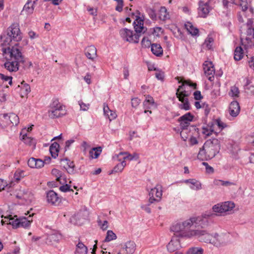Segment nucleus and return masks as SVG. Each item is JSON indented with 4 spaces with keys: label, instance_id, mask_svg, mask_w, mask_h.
<instances>
[{
    "label": "nucleus",
    "instance_id": "nucleus-45",
    "mask_svg": "<svg viewBox=\"0 0 254 254\" xmlns=\"http://www.w3.org/2000/svg\"><path fill=\"white\" fill-rule=\"evenodd\" d=\"M244 89L248 94L254 95V86L250 85V81L248 79H247L246 83L244 85Z\"/></svg>",
    "mask_w": 254,
    "mask_h": 254
},
{
    "label": "nucleus",
    "instance_id": "nucleus-2",
    "mask_svg": "<svg viewBox=\"0 0 254 254\" xmlns=\"http://www.w3.org/2000/svg\"><path fill=\"white\" fill-rule=\"evenodd\" d=\"M192 236H195L200 242L210 244L217 248H220L226 245L223 239V235H219L217 233L210 234L206 230H193Z\"/></svg>",
    "mask_w": 254,
    "mask_h": 254
},
{
    "label": "nucleus",
    "instance_id": "nucleus-46",
    "mask_svg": "<svg viewBox=\"0 0 254 254\" xmlns=\"http://www.w3.org/2000/svg\"><path fill=\"white\" fill-rule=\"evenodd\" d=\"M197 158L202 161L210 159V158H207V153L206 152L205 148L204 147V145L200 149L197 154Z\"/></svg>",
    "mask_w": 254,
    "mask_h": 254
},
{
    "label": "nucleus",
    "instance_id": "nucleus-51",
    "mask_svg": "<svg viewBox=\"0 0 254 254\" xmlns=\"http://www.w3.org/2000/svg\"><path fill=\"white\" fill-rule=\"evenodd\" d=\"M176 95L180 100V98L186 99V98H188L190 96V93L185 89L181 90L180 92L176 93Z\"/></svg>",
    "mask_w": 254,
    "mask_h": 254
},
{
    "label": "nucleus",
    "instance_id": "nucleus-11",
    "mask_svg": "<svg viewBox=\"0 0 254 254\" xmlns=\"http://www.w3.org/2000/svg\"><path fill=\"white\" fill-rule=\"evenodd\" d=\"M198 5V12L199 16L202 18H206L211 10V7L210 6L208 2H204L202 0L199 1Z\"/></svg>",
    "mask_w": 254,
    "mask_h": 254
},
{
    "label": "nucleus",
    "instance_id": "nucleus-50",
    "mask_svg": "<svg viewBox=\"0 0 254 254\" xmlns=\"http://www.w3.org/2000/svg\"><path fill=\"white\" fill-rule=\"evenodd\" d=\"M32 220H28L25 217L20 218V227L26 228L29 227L31 224Z\"/></svg>",
    "mask_w": 254,
    "mask_h": 254
},
{
    "label": "nucleus",
    "instance_id": "nucleus-40",
    "mask_svg": "<svg viewBox=\"0 0 254 254\" xmlns=\"http://www.w3.org/2000/svg\"><path fill=\"white\" fill-rule=\"evenodd\" d=\"M25 176V172L24 171L17 169L14 174L13 179L16 183H18L19 181Z\"/></svg>",
    "mask_w": 254,
    "mask_h": 254
},
{
    "label": "nucleus",
    "instance_id": "nucleus-39",
    "mask_svg": "<svg viewBox=\"0 0 254 254\" xmlns=\"http://www.w3.org/2000/svg\"><path fill=\"white\" fill-rule=\"evenodd\" d=\"M253 20L252 19H248L247 22V26L248 29L247 31V35L249 36H252L254 38V28L252 27L253 24Z\"/></svg>",
    "mask_w": 254,
    "mask_h": 254
},
{
    "label": "nucleus",
    "instance_id": "nucleus-10",
    "mask_svg": "<svg viewBox=\"0 0 254 254\" xmlns=\"http://www.w3.org/2000/svg\"><path fill=\"white\" fill-rule=\"evenodd\" d=\"M203 67L205 74L206 76H209L208 79L210 81H213L215 69L212 63L209 61H205L203 64Z\"/></svg>",
    "mask_w": 254,
    "mask_h": 254
},
{
    "label": "nucleus",
    "instance_id": "nucleus-6",
    "mask_svg": "<svg viewBox=\"0 0 254 254\" xmlns=\"http://www.w3.org/2000/svg\"><path fill=\"white\" fill-rule=\"evenodd\" d=\"M61 238V235L55 231L42 237L36 238L33 237V241L34 240L35 241H37L38 240H40L42 243H45L49 245H54V244L58 243Z\"/></svg>",
    "mask_w": 254,
    "mask_h": 254
},
{
    "label": "nucleus",
    "instance_id": "nucleus-41",
    "mask_svg": "<svg viewBox=\"0 0 254 254\" xmlns=\"http://www.w3.org/2000/svg\"><path fill=\"white\" fill-rule=\"evenodd\" d=\"M159 18L160 20L163 21H165L169 18L167 9L165 7L161 6L160 7L159 13Z\"/></svg>",
    "mask_w": 254,
    "mask_h": 254
},
{
    "label": "nucleus",
    "instance_id": "nucleus-57",
    "mask_svg": "<svg viewBox=\"0 0 254 254\" xmlns=\"http://www.w3.org/2000/svg\"><path fill=\"white\" fill-rule=\"evenodd\" d=\"M0 78L4 81H8L9 85L12 84V77L5 75L3 74L0 73Z\"/></svg>",
    "mask_w": 254,
    "mask_h": 254
},
{
    "label": "nucleus",
    "instance_id": "nucleus-15",
    "mask_svg": "<svg viewBox=\"0 0 254 254\" xmlns=\"http://www.w3.org/2000/svg\"><path fill=\"white\" fill-rule=\"evenodd\" d=\"M212 210L215 213H209L208 214H204V216L201 218H204L205 217L207 221L210 217H213L217 215H221L222 213H224L223 211V206L222 204V202L217 203L212 207ZM208 225V221H207V225Z\"/></svg>",
    "mask_w": 254,
    "mask_h": 254
},
{
    "label": "nucleus",
    "instance_id": "nucleus-20",
    "mask_svg": "<svg viewBox=\"0 0 254 254\" xmlns=\"http://www.w3.org/2000/svg\"><path fill=\"white\" fill-rule=\"evenodd\" d=\"M47 200L49 203L52 204H56L57 202L61 201L60 198L58 197V194L54 190H49L47 193Z\"/></svg>",
    "mask_w": 254,
    "mask_h": 254
},
{
    "label": "nucleus",
    "instance_id": "nucleus-43",
    "mask_svg": "<svg viewBox=\"0 0 254 254\" xmlns=\"http://www.w3.org/2000/svg\"><path fill=\"white\" fill-rule=\"evenodd\" d=\"M204 250L201 247H191L189 248L187 254H203Z\"/></svg>",
    "mask_w": 254,
    "mask_h": 254
},
{
    "label": "nucleus",
    "instance_id": "nucleus-47",
    "mask_svg": "<svg viewBox=\"0 0 254 254\" xmlns=\"http://www.w3.org/2000/svg\"><path fill=\"white\" fill-rule=\"evenodd\" d=\"M126 165V162L125 161H122L121 163H118L116 166L114 167L113 169L112 170V173L121 172L123 170Z\"/></svg>",
    "mask_w": 254,
    "mask_h": 254
},
{
    "label": "nucleus",
    "instance_id": "nucleus-28",
    "mask_svg": "<svg viewBox=\"0 0 254 254\" xmlns=\"http://www.w3.org/2000/svg\"><path fill=\"white\" fill-rule=\"evenodd\" d=\"M185 26L188 32L193 36H198L199 30L196 27L193 26L190 22H187L185 24Z\"/></svg>",
    "mask_w": 254,
    "mask_h": 254
},
{
    "label": "nucleus",
    "instance_id": "nucleus-8",
    "mask_svg": "<svg viewBox=\"0 0 254 254\" xmlns=\"http://www.w3.org/2000/svg\"><path fill=\"white\" fill-rule=\"evenodd\" d=\"M149 204L159 201L162 195L161 186L157 185L155 187L151 189L149 192Z\"/></svg>",
    "mask_w": 254,
    "mask_h": 254
},
{
    "label": "nucleus",
    "instance_id": "nucleus-42",
    "mask_svg": "<svg viewBox=\"0 0 254 254\" xmlns=\"http://www.w3.org/2000/svg\"><path fill=\"white\" fill-rule=\"evenodd\" d=\"M102 152V148L101 147L93 148L90 151L89 154L92 158L96 159L100 155Z\"/></svg>",
    "mask_w": 254,
    "mask_h": 254
},
{
    "label": "nucleus",
    "instance_id": "nucleus-26",
    "mask_svg": "<svg viewBox=\"0 0 254 254\" xmlns=\"http://www.w3.org/2000/svg\"><path fill=\"white\" fill-rule=\"evenodd\" d=\"M184 182L186 184L190 183L191 185L190 188L193 190H199L202 189L201 184L198 181L194 179H190L186 180Z\"/></svg>",
    "mask_w": 254,
    "mask_h": 254
},
{
    "label": "nucleus",
    "instance_id": "nucleus-54",
    "mask_svg": "<svg viewBox=\"0 0 254 254\" xmlns=\"http://www.w3.org/2000/svg\"><path fill=\"white\" fill-rule=\"evenodd\" d=\"M140 103L141 100L137 97L132 98L131 99V104L132 108H136Z\"/></svg>",
    "mask_w": 254,
    "mask_h": 254
},
{
    "label": "nucleus",
    "instance_id": "nucleus-37",
    "mask_svg": "<svg viewBox=\"0 0 254 254\" xmlns=\"http://www.w3.org/2000/svg\"><path fill=\"white\" fill-rule=\"evenodd\" d=\"M179 101L182 103V104H179V107L180 109L185 110L186 111L190 110V104L188 98H186V99L180 98V100Z\"/></svg>",
    "mask_w": 254,
    "mask_h": 254
},
{
    "label": "nucleus",
    "instance_id": "nucleus-29",
    "mask_svg": "<svg viewBox=\"0 0 254 254\" xmlns=\"http://www.w3.org/2000/svg\"><path fill=\"white\" fill-rule=\"evenodd\" d=\"M152 53L157 57H160L163 55V49L161 45L159 44H152L151 47Z\"/></svg>",
    "mask_w": 254,
    "mask_h": 254
},
{
    "label": "nucleus",
    "instance_id": "nucleus-31",
    "mask_svg": "<svg viewBox=\"0 0 254 254\" xmlns=\"http://www.w3.org/2000/svg\"><path fill=\"white\" fill-rule=\"evenodd\" d=\"M124 155L123 159H127L129 160H132L133 159L136 160L138 158V155L137 153H134L133 154H130L127 152H121L117 155V157H119L120 156Z\"/></svg>",
    "mask_w": 254,
    "mask_h": 254
},
{
    "label": "nucleus",
    "instance_id": "nucleus-13",
    "mask_svg": "<svg viewBox=\"0 0 254 254\" xmlns=\"http://www.w3.org/2000/svg\"><path fill=\"white\" fill-rule=\"evenodd\" d=\"M132 24L136 32L135 34H140L141 32L144 33L147 30V28L143 26V19L139 16H136V19Z\"/></svg>",
    "mask_w": 254,
    "mask_h": 254
},
{
    "label": "nucleus",
    "instance_id": "nucleus-59",
    "mask_svg": "<svg viewBox=\"0 0 254 254\" xmlns=\"http://www.w3.org/2000/svg\"><path fill=\"white\" fill-rule=\"evenodd\" d=\"M114 0L116 1L118 3V5L116 7L115 9L119 12L122 11L123 10V7L124 5L123 0Z\"/></svg>",
    "mask_w": 254,
    "mask_h": 254
},
{
    "label": "nucleus",
    "instance_id": "nucleus-27",
    "mask_svg": "<svg viewBox=\"0 0 254 254\" xmlns=\"http://www.w3.org/2000/svg\"><path fill=\"white\" fill-rule=\"evenodd\" d=\"M10 126L9 114H3L0 115V127L4 128Z\"/></svg>",
    "mask_w": 254,
    "mask_h": 254
},
{
    "label": "nucleus",
    "instance_id": "nucleus-7",
    "mask_svg": "<svg viewBox=\"0 0 254 254\" xmlns=\"http://www.w3.org/2000/svg\"><path fill=\"white\" fill-rule=\"evenodd\" d=\"M121 37L129 43H138L140 34H133V31L127 28H122L119 31Z\"/></svg>",
    "mask_w": 254,
    "mask_h": 254
},
{
    "label": "nucleus",
    "instance_id": "nucleus-62",
    "mask_svg": "<svg viewBox=\"0 0 254 254\" xmlns=\"http://www.w3.org/2000/svg\"><path fill=\"white\" fill-rule=\"evenodd\" d=\"M213 122L214 124L215 123L216 124H217V125L221 129H222L223 128L226 127V125L224 123H223L220 119H216Z\"/></svg>",
    "mask_w": 254,
    "mask_h": 254
},
{
    "label": "nucleus",
    "instance_id": "nucleus-9",
    "mask_svg": "<svg viewBox=\"0 0 254 254\" xmlns=\"http://www.w3.org/2000/svg\"><path fill=\"white\" fill-rule=\"evenodd\" d=\"M193 116L190 113H187L184 115L180 117L178 122L180 123V127L182 129V131L181 133V135H182L183 130L187 129V127L190 124V122L193 120Z\"/></svg>",
    "mask_w": 254,
    "mask_h": 254
},
{
    "label": "nucleus",
    "instance_id": "nucleus-56",
    "mask_svg": "<svg viewBox=\"0 0 254 254\" xmlns=\"http://www.w3.org/2000/svg\"><path fill=\"white\" fill-rule=\"evenodd\" d=\"M98 224L99 226H100L101 229H102L103 231H105L107 229L108 227V222L107 220H105L102 222L101 220H98L97 221Z\"/></svg>",
    "mask_w": 254,
    "mask_h": 254
},
{
    "label": "nucleus",
    "instance_id": "nucleus-32",
    "mask_svg": "<svg viewBox=\"0 0 254 254\" xmlns=\"http://www.w3.org/2000/svg\"><path fill=\"white\" fill-rule=\"evenodd\" d=\"M87 248L81 242H79L76 245L75 254H87Z\"/></svg>",
    "mask_w": 254,
    "mask_h": 254
},
{
    "label": "nucleus",
    "instance_id": "nucleus-64",
    "mask_svg": "<svg viewBox=\"0 0 254 254\" xmlns=\"http://www.w3.org/2000/svg\"><path fill=\"white\" fill-rule=\"evenodd\" d=\"M194 98L196 100H200L203 98L200 91L196 90L193 93Z\"/></svg>",
    "mask_w": 254,
    "mask_h": 254
},
{
    "label": "nucleus",
    "instance_id": "nucleus-38",
    "mask_svg": "<svg viewBox=\"0 0 254 254\" xmlns=\"http://www.w3.org/2000/svg\"><path fill=\"white\" fill-rule=\"evenodd\" d=\"M213 122H210L206 127H202V133L207 136H209L214 131Z\"/></svg>",
    "mask_w": 254,
    "mask_h": 254
},
{
    "label": "nucleus",
    "instance_id": "nucleus-3",
    "mask_svg": "<svg viewBox=\"0 0 254 254\" xmlns=\"http://www.w3.org/2000/svg\"><path fill=\"white\" fill-rule=\"evenodd\" d=\"M22 39L21 33L17 23H13L7 29V33L2 46L10 45V43H15Z\"/></svg>",
    "mask_w": 254,
    "mask_h": 254
},
{
    "label": "nucleus",
    "instance_id": "nucleus-4",
    "mask_svg": "<svg viewBox=\"0 0 254 254\" xmlns=\"http://www.w3.org/2000/svg\"><path fill=\"white\" fill-rule=\"evenodd\" d=\"M65 114V107L59 102L58 99L53 98L48 111L49 117L54 119L61 118Z\"/></svg>",
    "mask_w": 254,
    "mask_h": 254
},
{
    "label": "nucleus",
    "instance_id": "nucleus-5",
    "mask_svg": "<svg viewBox=\"0 0 254 254\" xmlns=\"http://www.w3.org/2000/svg\"><path fill=\"white\" fill-rule=\"evenodd\" d=\"M2 46V52L6 60L21 61L22 54L17 47V43H10V45Z\"/></svg>",
    "mask_w": 254,
    "mask_h": 254
},
{
    "label": "nucleus",
    "instance_id": "nucleus-18",
    "mask_svg": "<svg viewBox=\"0 0 254 254\" xmlns=\"http://www.w3.org/2000/svg\"><path fill=\"white\" fill-rule=\"evenodd\" d=\"M135 247L136 245L133 241H127L122 247L123 253L126 254H132L135 252Z\"/></svg>",
    "mask_w": 254,
    "mask_h": 254
},
{
    "label": "nucleus",
    "instance_id": "nucleus-33",
    "mask_svg": "<svg viewBox=\"0 0 254 254\" xmlns=\"http://www.w3.org/2000/svg\"><path fill=\"white\" fill-rule=\"evenodd\" d=\"M251 36L252 38L247 35L245 39V42H243L242 39H241L242 44L244 46L245 49L254 47V38L252 36Z\"/></svg>",
    "mask_w": 254,
    "mask_h": 254
},
{
    "label": "nucleus",
    "instance_id": "nucleus-34",
    "mask_svg": "<svg viewBox=\"0 0 254 254\" xmlns=\"http://www.w3.org/2000/svg\"><path fill=\"white\" fill-rule=\"evenodd\" d=\"M244 56V51L241 46H238L234 51V58L236 61L241 60Z\"/></svg>",
    "mask_w": 254,
    "mask_h": 254
},
{
    "label": "nucleus",
    "instance_id": "nucleus-22",
    "mask_svg": "<svg viewBox=\"0 0 254 254\" xmlns=\"http://www.w3.org/2000/svg\"><path fill=\"white\" fill-rule=\"evenodd\" d=\"M144 109H150L151 107H157V104L155 103L153 98L149 95L146 96V98L143 102Z\"/></svg>",
    "mask_w": 254,
    "mask_h": 254
},
{
    "label": "nucleus",
    "instance_id": "nucleus-53",
    "mask_svg": "<svg viewBox=\"0 0 254 254\" xmlns=\"http://www.w3.org/2000/svg\"><path fill=\"white\" fill-rule=\"evenodd\" d=\"M33 161L35 162V166L36 168H41L44 166V162L41 159H36L33 157Z\"/></svg>",
    "mask_w": 254,
    "mask_h": 254
},
{
    "label": "nucleus",
    "instance_id": "nucleus-55",
    "mask_svg": "<svg viewBox=\"0 0 254 254\" xmlns=\"http://www.w3.org/2000/svg\"><path fill=\"white\" fill-rule=\"evenodd\" d=\"M142 47L143 48H149L150 46H151V41L147 38L144 37L141 41V42Z\"/></svg>",
    "mask_w": 254,
    "mask_h": 254
},
{
    "label": "nucleus",
    "instance_id": "nucleus-48",
    "mask_svg": "<svg viewBox=\"0 0 254 254\" xmlns=\"http://www.w3.org/2000/svg\"><path fill=\"white\" fill-rule=\"evenodd\" d=\"M214 42L213 38L207 37L203 44V47L206 48L207 50H211L212 49V44Z\"/></svg>",
    "mask_w": 254,
    "mask_h": 254
},
{
    "label": "nucleus",
    "instance_id": "nucleus-58",
    "mask_svg": "<svg viewBox=\"0 0 254 254\" xmlns=\"http://www.w3.org/2000/svg\"><path fill=\"white\" fill-rule=\"evenodd\" d=\"M60 190L63 192H67V191H73V190L70 189V186L68 184H65L64 185H63L60 187Z\"/></svg>",
    "mask_w": 254,
    "mask_h": 254
},
{
    "label": "nucleus",
    "instance_id": "nucleus-19",
    "mask_svg": "<svg viewBox=\"0 0 254 254\" xmlns=\"http://www.w3.org/2000/svg\"><path fill=\"white\" fill-rule=\"evenodd\" d=\"M240 111L239 103L236 101H232L229 105V114L233 117H237Z\"/></svg>",
    "mask_w": 254,
    "mask_h": 254
},
{
    "label": "nucleus",
    "instance_id": "nucleus-60",
    "mask_svg": "<svg viewBox=\"0 0 254 254\" xmlns=\"http://www.w3.org/2000/svg\"><path fill=\"white\" fill-rule=\"evenodd\" d=\"M147 12L150 18L152 20H154L156 19V14L153 9L149 8L147 10Z\"/></svg>",
    "mask_w": 254,
    "mask_h": 254
},
{
    "label": "nucleus",
    "instance_id": "nucleus-17",
    "mask_svg": "<svg viewBox=\"0 0 254 254\" xmlns=\"http://www.w3.org/2000/svg\"><path fill=\"white\" fill-rule=\"evenodd\" d=\"M19 61L15 60H7L4 65V67L10 72H15L18 70Z\"/></svg>",
    "mask_w": 254,
    "mask_h": 254
},
{
    "label": "nucleus",
    "instance_id": "nucleus-1",
    "mask_svg": "<svg viewBox=\"0 0 254 254\" xmlns=\"http://www.w3.org/2000/svg\"><path fill=\"white\" fill-rule=\"evenodd\" d=\"M207 220L204 218L192 217L183 222H178L172 226L171 231L175 233L174 236L178 238H190L192 237V230H190L191 226L196 227L198 225L203 228L207 226Z\"/></svg>",
    "mask_w": 254,
    "mask_h": 254
},
{
    "label": "nucleus",
    "instance_id": "nucleus-61",
    "mask_svg": "<svg viewBox=\"0 0 254 254\" xmlns=\"http://www.w3.org/2000/svg\"><path fill=\"white\" fill-rule=\"evenodd\" d=\"M202 165L205 167V169L207 173L211 174L214 172L213 168L209 166L207 162H202Z\"/></svg>",
    "mask_w": 254,
    "mask_h": 254
},
{
    "label": "nucleus",
    "instance_id": "nucleus-52",
    "mask_svg": "<svg viewBox=\"0 0 254 254\" xmlns=\"http://www.w3.org/2000/svg\"><path fill=\"white\" fill-rule=\"evenodd\" d=\"M239 90L238 88L235 86L231 87L229 95L233 97H237L239 96Z\"/></svg>",
    "mask_w": 254,
    "mask_h": 254
},
{
    "label": "nucleus",
    "instance_id": "nucleus-25",
    "mask_svg": "<svg viewBox=\"0 0 254 254\" xmlns=\"http://www.w3.org/2000/svg\"><path fill=\"white\" fill-rule=\"evenodd\" d=\"M60 150V145L57 142L52 143L50 146L49 151L51 156L55 159L58 156Z\"/></svg>",
    "mask_w": 254,
    "mask_h": 254
},
{
    "label": "nucleus",
    "instance_id": "nucleus-23",
    "mask_svg": "<svg viewBox=\"0 0 254 254\" xmlns=\"http://www.w3.org/2000/svg\"><path fill=\"white\" fill-rule=\"evenodd\" d=\"M52 174L57 177L56 180L60 184H64L67 182L65 175L61 171L57 169H53L52 170Z\"/></svg>",
    "mask_w": 254,
    "mask_h": 254
},
{
    "label": "nucleus",
    "instance_id": "nucleus-63",
    "mask_svg": "<svg viewBox=\"0 0 254 254\" xmlns=\"http://www.w3.org/2000/svg\"><path fill=\"white\" fill-rule=\"evenodd\" d=\"M240 5L242 7L243 11H246L248 8V3L247 0H240Z\"/></svg>",
    "mask_w": 254,
    "mask_h": 254
},
{
    "label": "nucleus",
    "instance_id": "nucleus-49",
    "mask_svg": "<svg viewBox=\"0 0 254 254\" xmlns=\"http://www.w3.org/2000/svg\"><path fill=\"white\" fill-rule=\"evenodd\" d=\"M117 236L112 230H108L104 240L106 242H109L111 241L116 239Z\"/></svg>",
    "mask_w": 254,
    "mask_h": 254
},
{
    "label": "nucleus",
    "instance_id": "nucleus-44",
    "mask_svg": "<svg viewBox=\"0 0 254 254\" xmlns=\"http://www.w3.org/2000/svg\"><path fill=\"white\" fill-rule=\"evenodd\" d=\"M10 126H16L19 122L18 116L14 113H9Z\"/></svg>",
    "mask_w": 254,
    "mask_h": 254
},
{
    "label": "nucleus",
    "instance_id": "nucleus-14",
    "mask_svg": "<svg viewBox=\"0 0 254 254\" xmlns=\"http://www.w3.org/2000/svg\"><path fill=\"white\" fill-rule=\"evenodd\" d=\"M180 240L177 236H173L171 240L167 246V250L170 253L174 252L181 248Z\"/></svg>",
    "mask_w": 254,
    "mask_h": 254
},
{
    "label": "nucleus",
    "instance_id": "nucleus-16",
    "mask_svg": "<svg viewBox=\"0 0 254 254\" xmlns=\"http://www.w3.org/2000/svg\"><path fill=\"white\" fill-rule=\"evenodd\" d=\"M3 217H4L6 220L5 221L1 220V223L2 225L5 224H7L11 225L13 227L15 228L20 227V219H16L14 220V218L11 217V215H8L5 217H4L3 215H2L1 218Z\"/></svg>",
    "mask_w": 254,
    "mask_h": 254
},
{
    "label": "nucleus",
    "instance_id": "nucleus-24",
    "mask_svg": "<svg viewBox=\"0 0 254 254\" xmlns=\"http://www.w3.org/2000/svg\"><path fill=\"white\" fill-rule=\"evenodd\" d=\"M205 145V143L204 144V147L205 148L206 152L207 153V158L210 159L214 158L215 155L219 152L220 149L216 150V148L210 146V145Z\"/></svg>",
    "mask_w": 254,
    "mask_h": 254
},
{
    "label": "nucleus",
    "instance_id": "nucleus-12",
    "mask_svg": "<svg viewBox=\"0 0 254 254\" xmlns=\"http://www.w3.org/2000/svg\"><path fill=\"white\" fill-rule=\"evenodd\" d=\"M32 125L30 126L27 128H24L20 132L21 139L24 143L31 145L32 144Z\"/></svg>",
    "mask_w": 254,
    "mask_h": 254
},
{
    "label": "nucleus",
    "instance_id": "nucleus-30",
    "mask_svg": "<svg viewBox=\"0 0 254 254\" xmlns=\"http://www.w3.org/2000/svg\"><path fill=\"white\" fill-rule=\"evenodd\" d=\"M32 13L31 0H28L27 2L24 5L21 14L24 16H28Z\"/></svg>",
    "mask_w": 254,
    "mask_h": 254
},
{
    "label": "nucleus",
    "instance_id": "nucleus-21",
    "mask_svg": "<svg viewBox=\"0 0 254 254\" xmlns=\"http://www.w3.org/2000/svg\"><path fill=\"white\" fill-rule=\"evenodd\" d=\"M85 54L86 57L93 61L97 57V49L93 45L87 47L85 50Z\"/></svg>",
    "mask_w": 254,
    "mask_h": 254
},
{
    "label": "nucleus",
    "instance_id": "nucleus-35",
    "mask_svg": "<svg viewBox=\"0 0 254 254\" xmlns=\"http://www.w3.org/2000/svg\"><path fill=\"white\" fill-rule=\"evenodd\" d=\"M204 143H205V145L206 146L207 145V144H208L216 148V150L220 149V141L218 139L213 138L207 140Z\"/></svg>",
    "mask_w": 254,
    "mask_h": 254
},
{
    "label": "nucleus",
    "instance_id": "nucleus-36",
    "mask_svg": "<svg viewBox=\"0 0 254 254\" xmlns=\"http://www.w3.org/2000/svg\"><path fill=\"white\" fill-rule=\"evenodd\" d=\"M222 204L224 213L231 211L235 206V203L230 201L222 202Z\"/></svg>",
    "mask_w": 254,
    "mask_h": 254
}]
</instances>
